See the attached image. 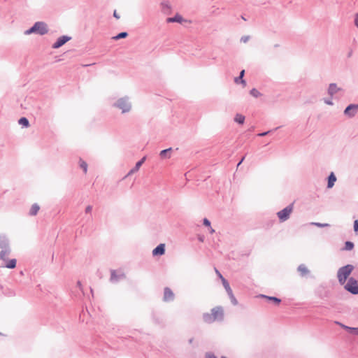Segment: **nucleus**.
Listing matches in <instances>:
<instances>
[{"instance_id":"obj_1","label":"nucleus","mask_w":358,"mask_h":358,"mask_svg":"<svg viewBox=\"0 0 358 358\" xmlns=\"http://www.w3.org/2000/svg\"><path fill=\"white\" fill-rule=\"evenodd\" d=\"M48 32L47 24L43 22H36L29 29L24 31V34L29 35L31 34H36L39 35H44Z\"/></svg>"},{"instance_id":"obj_2","label":"nucleus","mask_w":358,"mask_h":358,"mask_svg":"<svg viewBox=\"0 0 358 358\" xmlns=\"http://www.w3.org/2000/svg\"><path fill=\"white\" fill-rule=\"evenodd\" d=\"M224 317V310L221 307H215L211 310V313L204 315V320L207 322H212L215 320H220Z\"/></svg>"},{"instance_id":"obj_3","label":"nucleus","mask_w":358,"mask_h":358,"mask_svg":"<svg viewBox=\"0 0 358 358\" xmlns=\"http://www.w3.org/2000/svg\"><path fill=\"white\" fill-rule=\"evenodd\" d=\"M353 266L352 265H347L342 268H341L338 271V279L341 284L343 285L348 276L350 275L353 270Z\"/></svg>"},{"instance_id":"obj_4","label":"nucleus","mask_w":358,"mask_h":358,"mask_svg":"<svg viewBox=\"0 0 358 358\" xmlns=\"http://www.w3.org/2000/svg\"><path fill=\"white\" fill-rule=\"evenodd\" d=\"M115 106L122 110L123 113L129 112L131 108V105L128 97L119 99L115 103Z\"/></svg>"},{"instance_id":"obj_5","label":"nucleus","mask_w":358,"mask_h":358,"mask_svg":"<svg viewBox=\"0 0 358 358\" xmlns=\"http://www.w3.org/2000/svg\"><path fill=\"white\" fill-rule=\"evenodd\" d=\"M294 209V203H291L282 210L277 213V215L280 222H285L289 219L290 214L292 213Z\"/></svg>"},{"instance_id":"obj_6","label":"nucleus","mask_w":358,"mask_h":358,"mask_svg":"<svg viewBox=\"0 0 358 358\" xmlns=\"http://www.w3.org/2000/svg\"><path fill=\"white\" fill-rule=\"evenodd\" d=\"M345 288L353 294H358V283L353 278H350L348 283L345 285Z\"/></svg>"},{"instance_id":"obj_7","label":"nucleus","mask_w":358,"mask_h":358,"mask_svg":"<svg viewBox=\"0 0 358 358\" xmlns=\"http://www.w3.org/2000/svg\"><path fill=\"white\" fill-rule=\"evenodd\" d=\"M358 112V104H350L344 110V115L349 117H354Z\"/></svg>"},{"instance_id":"obj_8","label":"nucleus","mask_w":358,"mask_h":358,"mask_svg":"<svg viewBox=\"0 0 358 358\" xmlns=\"http://www.w3.org/2000/svg\"><path fill=\"white\" fill-rule=\"evenodd\" d=\"M71 38L67 36H62L57 38V41L52 45V48L57 49L70 41Z\"/></svg>"},{"instance_id":"obj_9","label":"nucleus","mask_w":358,"mask_h":358,"mask_svg":"<svg viewBox=\"0 0 358 358\" xmlns=\"http://www.w3.org/2000/svg\"><path fill=\"white\" fill-rule=\"evenodd\" d=\"M341 90L342 89L338 87L336 83H331L328 88V94L331 97H333L335 94Z\"/></svg>"},{"instance_id":"obj_10","label":"nucleus","mask_w":358,"mask_h":358,"mask_svg":"<svg viewBox=\"0 0 358 358\" xmlns=\"http://www.w3.org/2000/svg\"><path fill=\"white\" fill-rule=\"evenodd\" d=\"M161 9L162 12L166 15H169L171 13V6L169 1H162L161 3Z\"/></svg>"},{"instance_id":"obj_11","label":"nucleus","mask_w":358,"mask_h":358,"mask_svg":"<svg viewBox=\"0 0 358 358\" xmlns=\"http://www.w3.org/2000/svg\"><path fill=\"white\" fill-rule=\"evenodd\" d=\"M173 298L174 294L172 290L169 287H166L164 291V300L165 301H172Z\"/></svg>"},{"instance_id":"obj_12","label":"nucleus","mask_w":358,"mask_h":358,"mask_svg":"<svg viewBox=\"0 0 358 358\" xmlns=\"http://www.w3.org/2000/svg\"><path fill=\"white\" fill-rule=\"evenodd\" d=\"M165 252V244L161 243L152 250L154 256L162 255Z\"/></svg>"},{"instance_id":"obj_13","label":"nucleus","mask_w":358,"mask_h":358,"mask_svg":"<svg viewBox=\"0 0 358 358\" xmlns=\"http://www.w3.org/2000/svg\"><path fill=\"white\" fill-rule=\"evenodd\" d=\"M145 159H146V157L145 156L139 162H138L136 164L135 166L132 169L130 170L128 175H131V174L137 172L139 170V169L141 168V165L145 162Z\"/></svg>"},{"instance_id":"obj_14","label":"nucleus","mask_w":358,"mask_h":358,"mask_svg":"<svg viewBox=\"0 0 358 358\" xmlns=\"http://www.w3.org/2000/svg\"><path fill=\"white\" fill-rule=\"evenodd\" d=\"M182 21H183V18L179 14H176L174 17H168L166 19V22H168V23H172V22L182 23Z\"/></svg>"},{"instance_id":"obj_15","label":"nucleus","mask_w":358,"mask_h":358,"mask_svg":"<svg viewBox=\"0 0 358 358\" xmlns=\"http://www.w3.org/2000/svg\"><path fill=\"white\" fill-rule=\"evenodd\" d=\"M171 150H172L171 148L162 150L159 153V156H160L161 159H165L171 158Z\"/></svg>"},{"instance_id":"obj_16","label":"nucleus","mask_w":358,"mask_h":358,"mask_svg":"<svg viewBox=\"0 0 358 358\" xmlns=\"http://www.w3.org/2000/svg\"><path fill=\"white\" fill-rule=\"evenodd\" d=\"M40 210V206L37 203H34L30 209H29V215H31V216H35L37 215V213H38Z\"/></svg>"},{"instance_id":"obj_17","label":"nucleus","mask_w":358,"mask_h":358,"mask_svg":"<svg viewBox=\"0 0 358 358\" xmlns=\"http://www.w3.org/2000/svg\"><path fill=\"white\" fill-rule=\"evenodd\" d=\"M260 296L266 299L268 301L273 303L276 306H278L281 302V300L280 299L274 297V296H265V295H261Z\"/></svg>"},{"instance_id":"obj_18","label":"nucleus","mask_w":358,"mask_h":358,"mask_svg":"<svg viewBox=\"0 0 358 358\" xmlns=\"http://www.w3.org/2000/svg\"><path fill=\"white\" fill-rule=\"evenodd\" d=\"M124 275L123 273L117 274L116 271H111V276H110V280L112 282H116L120 278H124Z\"/></svg>"},{"instance_id":"obj_19","label":"nucleus","mask_w":358,"mask_h":358,"mask_svg":"<svg viewBox=\"0 0 358 358\" xmlns=\"http://www.w3.org/2000/svg\"><path fill=\"white\" fill-rule=\"evenodd\" d=\"M3 250L0 252V259L3 261H6V257L10 253V249L8 248V245L6 246V248H2Z\"/></svg>"},{"instance_id":"obj_20","label":"nucleus","mask_w":358,"mask_h":358,"mask_svg":"<svg viewBox=\"0 0 358 358\" xmlns=\"http://www.w3.org/2000/svg\"><path fill=\"white\" fill-rule=\"evenodd\" d=\"M336 181V177L335 176L334 173H331L328 178V188H331L334 185L335 182Z\"/></svg>"},{"instance_id":"obj_21","label":"nucleus","mask_w":358,"mask_h":358,"mask_svg":"<svg viewBox=\"0 0 358 358\" xmlns=\"http://www.w3.org/2000/svg\"><path fill=\"white\" fill-rule=\"evenodd\" d=\"M298 271L303 276L307 275L309 273V270L308 269L307 266L304 264H301L298 267Z\"/></svg>"},{"instance_id":"obj_22","label":"nucleus","mask_w":358,"mask_h":358,"mask_svg":"<svg viewBox=\"0 0 358 358\" xmlns=\"http://www.w3.org/2000/svg\"><path fill=\"white\" fill-rule=\"evenodd\" d=\"M222 285L224 287L226 291L227 292V293L231 296V297H234L233 294H232V290L229 286V284L228 283V282L225 280V278H222Z\"/></svg>"},{"instance_id":"obj_23","label":"nucleus","mask_w":358,"mask_h":358,"mask_svg":"<svg viewBox=\"0 0 358 358\" xmlns=\"http://www.w3.org/2000/svg\"><path fill=\"white\" fill-rule=\"evenodd\" d=\"M6 264H5V266L8 268H14L16 266V259H12L8 261H6Z\"/></svg>"},{"instance_id":"obj_24","label":"nucleus","mask_w":358,"mask_h":358,"mask_svg":"<svg viewBox=\"0 0 358 358\" xmlns=\"http://www.w3.org/2000/svg\"><path fill=\"white\" fill-rule=\"evenodd\" d=\"M245 120V117L241 114H236L234 117V121L238 124H243Z\"/></svg>"},{"instance_id":"obj_25","label":"nucleus","mask_w":358,"mask_h":358,"mask_svg":"<svg viewBox=\"0 0 358 358\" xmlns=\"http://www.w3.org/2000/svg\"><path fill=\"white\" fill-rule=\"evenodd\" d=\"M127 36H128L127 32H121V33L118 34L117 35L113 36L112 38L113 40L117 41V40H119V39H121V38H124Z\"/></svg>"},{"instance_id":"obj_26","label":"nucleus","mask_w":358,"mask_h":358,"mask_svg":"<svg viewBox=\"0 0 358 358\" xmlns=\"http://www.w3.org/2000/svg\"><path fill=\"white\" fill-rule=\"evenodd\" d=\"M8 244L4 236L0 235V248H6Z\"/></svg>"},{"instance_id":"obj_27","label":"nucleus","mask_w":358,"mask_h":358,"mask_svg":"<svg viewBox=\"0 0 358 358\" xmlns=\"http://www.w3.org/2000/svg\"><path fill=\"white\" fill-rule=\"evenodd\" d=\"M18 123L23 127H27L29 126V120L26 117H21L18 120Z\"/></svg>"},{"instance_id":"obj_28","label":"nucleus","mask_w":358,"mask_h":358,"mask_svg":"<svg viewBox=\"0 0 358 358\" xmlns=\"http://www.w3.org/2000/svg\"><path fill=\"white\" fill-rule=\"evenodd\" d=\"M250 94L255 98H257L262 95V94L255 88H252L250 90Z\"/></svg>"},{"instance_id":"obj_29","label":"nucleus","mask_w":358,"mask_h":358,"mask_svg":"<svg viewBox=\"0 0 358 358\" xmlns=\"http://www.w3.org/2000/svg\"><path fill=\"white\" fill-rule=\"evenodd\" d=\"M234 82H235L236 84L242 83V84L243 85V86H245V85H246V82H245V80L243 78H241V76L236 77V78H235V79H234Z\"/></svg>"},{"instance_id":"obj_30","label":"nucleus","mask_w":358,"mask_h":358,"mask_svg":"<svg viewBox=\"0 0 358 358\" xmlns=\"http://www.w3.org/2000/svg\"><path fill=\"white\" fill-rule=\"evenodd\" d=\"M80 166L83 169L85 173H87V164L85 161L80 159Z\"/></svg>"},{"instance_id":"obj_31","label":"nucleus","mask_w":358,"mask_h":358,"mask_svg":"<svg viewBox=\"0 0 358 358\" xmlns=\"http://www.w3.org/2000/svg\"><path fill=\"white\" fill-rule=\"evenodd\" d=\"M280 128H281V127H275V128H274L272 130L264 131V132H262V133H259L258 134H264V135L269 134V133H271V132L273 133V132L278 131Z\"/></svg>"},{"instance_id":"obj_32","label":"nucleus","mask_w":358,"mask_h":358,"mask_svg":"<svg viewBox=\"0 0 358 358\" xmlns=\"http://www.w3.org/2000/svg\"><path fill=\"white\" fill-rule=\"evenodd\" d=\"M354 247V244L352 243V242H350V241H347L345 243V250H351Z\"/></svg>"},{"instance_id":"obj_33","label":"nucleus","mask_w":358,"mask_h":358,"mask_svg":"<svg viewBox=\"0 0 358 358\" xmlns=\"http://www.w3.org/2000/svg\"><path fill=\"white\" fill-rule=\"evenodd\" d=\"M344 328L349 330L351 332H355L357 335H358V328H354V327H349L344 326Z\"/></svg>"},{"instance_id":"obj_34","label":"nucleus","mask_w":358,"mask_h":358,"mask_svg":"<svg viewBox=\"0 0 358 358\" xmlns=\"http://www.w3.org/2000/svg\"><path fill=\"white\" fill-rule=\"evenodd\" d=\"M249 36H243L241 37V41L243 42V43H246L248 42V41L249 40Z\"/></svg>"},{"instance_id":"obj_35","label":"nucleus","mask_w":358,"mask_h":358,"mask_svg":"<svg viewBox=\"0 0 358 358\" xmlns=\"http://www.w3.org/2000/svg\"><path fill=\"white\" fill-rule=\"evenodd\" d=\"M203 224L207 227H210V222L207 218L203 219Z\"/></svg>"},{"instance_id":"obj_36","label":"nucleus","mask_w":358,"mask_h":358,"mask_svg":"<svg viewBox=\"0 0 358 358\" xmlns=\"http://www.w3.org/2000/svg\"><path fill=\"white\" fill-rule=\"evenodd\" d=\"M324 103L329 106L333 105V101L331 99H324Z\"/></svg>"},{"instance_id":"obj_37","label":"nucleus","mask_w":358,"mask_h":358,"mask_svg":"<svg viewBox=\"0 0 358 358\" xmlns=\"http://www.w3.org/2000/svg\"><path fill=\"white\" fill-rule=\"evenodd\" d=\"M354 229L355 231H358V220L355 221Z\"/></svg>"},{"instance_id":"obj_38","label":"nucleus","mask_w":358,"mask_h":358,"mask_svg":"<svg viewBox=\"0 0 358 358\" xmlns=\"http://www.w3.org/2000/svg\"><path fill=\"white\" fill-rule=\"evenodd\" d=\"M355 24L358 28V13L355 15Z\"/></svg>"},{"instance_id":"obj_39","label":"nucleus","mask_w":358,"mask_h":358,"mask_svg":"<svg viewBox=\"0 0 358 358\" xmlns=\"http://www.w3.org/2000/svg\"><path fill=\"white\" fill-rule=\"evenodd\" d=\"M215 273L217 275V276L222 280V278H224L222 275L219 272L218 270L215 269Z\"/></svg>"},{"instance_id":"obj_40","label":"nucleus","mask_w":358,"mask_h":358,"mask_svg":"<svg viewBox=\"0 0 358 358\" xmlns=\"http://www.w3.org/2000/svg\"><path fill=\"white\" fill-rule=\"evenodd\" d=\"M92 209V206H87V208L85 209V212L87 213H91Z\"/></svg>"},{"instance_id":"obj_41","label":"nucleus","mask_w":358,"mask_h":358,"mask_svg":"<svg viewBox=\"0 0 358 358\" xmlns=\"http://www.w3.org/2000/svg\"><path fill=\"white\" fill-rule=\"evenodd\" d=\"M314 224H315L316 226L320 227L328 226L327 224L314 223Z\"/></svg>"},{"instance_id":"obj_42","label":"nucleus","mask_w":358,"mask_h":358,"mask_svg":"<svg viewBox=\"0 0 358 358\" xmlns=\"http://www.w3.org/2000/svg\"><path fill=\"white\" fill-rule=\"evenodd\" d=\"M113 16L117 18V19H119L120 18V15L117 13V12L115 10L114 13H113Z\"/></svg>"},{"instance_id":"obj_43","label":"nucleus","mask_w":358,"mask_h":358,"mask_svg":"<svg viewBox=\"0 0 358 358\" xmlns=\"http://www.w3.org/2000/svg\"><path fill=\"white\" fill-rule=\"evenodd\" d=\"M244 74H245V70H242V71H241V73H240L239 76H241V78H243V76H244Z\"/></svg>"},{"instance_id":"obj_44","label":"nucleus","mask_w":358,"mask_h":358,"mask_svg":"<svg viewBox=\"0 0 358 358\" xmlns=\"http://www.w3.org/2000/svg\"><path fill=\"white\" fill-rule=\"evenodd\" d=\"M210 234H213L215 232V230L211 227H210Z\"/></svg>"},{"instance_id":"obj_45","label":"nucleus","mask_w":358,"mask_h":358,"mask_svg":"<svg viewBox=\"0 0 358 358\" xmlns=\"http://www.w3.org/2000/svg\"><path fill=\"white\" fill-rule=\"evenodd\" d=\"M243 160H244V157H243L242 159L241 160V162H238V164L237 165L238 167L241 165V164L243 162Z\"/></svg>"},{"instance_id":"obj_46","label":"nucleus","mask_w":358,"mask_h":358,"mask_svg":"<svg viewBox=\"0 0 358 358\" xmlns=\"http://www.w3.org/2000/svg\"><path fill=\"white\" fill-rule=\"evenodd\" d=\"M207 358H216V357L213 355H208Z\"/></svg>"},{"instance_id":"obj_47","label":"nucleus","mask_w":358,"mask_h":358,"mask_svg":"<svg viewBox=\"0 0 358 358\" xmlns=\"http://www.w3.org/2000/svg\"><path fill=\"white\" fill-rule=\"evenodd\" d=\"M233 302H234V303H237V301H236V299H234Z\"/></svg>"},{"instance_id":"obj_48","label":"nucleus","mask_w":358,"mask_h":358,"mask_svg":"<svg viewBox=\"0 0 358 358\" xmlns=\"http://www.w3.org/2000/svg\"><path fill=\"white\" fill-rule=\"evenodd\" d=\"M233 302H234V303H237V301H236V299H234Z\"/></svg>"},{"instance_id":"obj_49","label":"nucleus","mask_w":358,"mask_h":358,"mask_svg":"<svg viewBox=\"0 0 358 358\" xmlns=\"http://www.w3.org/2000/svg\"><path fill=\"white\" fill-rule=\"evenodd\" d=\"M222 358H227V357H222Z\"/></svg>"}]
</instances>
